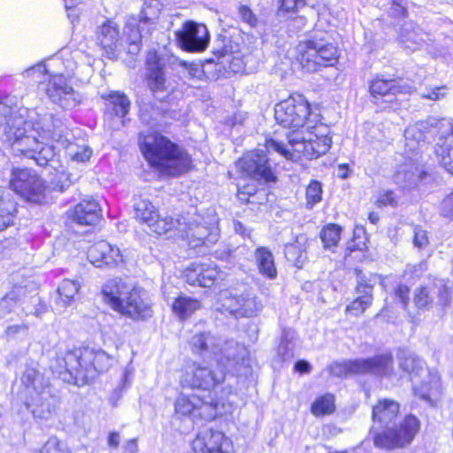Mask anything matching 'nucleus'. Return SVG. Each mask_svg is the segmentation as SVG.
Listing matches in <instances>:
<instances>
[{
	"label": "nucleus",
	"instance_id": "f257e3e1",
	"mask_svg": "<svg viewBox=\"0 0 453 453\" xmlns=\"http://www.w3.org/2000/svg\"><path fill=\"white\" fill-rule=\"evenodd\" d=\"M13 101L10 96L0 99V139L15 155L34 159L41 166L51 165L55 147L39 141V137L59 142L64 132L63 121L43 110L27 112V109H19Z\"/></svg>",
	"mask_w": 453,
	"mask_h": 453
},
{
	"label": "nucleus",
	"instance_id": "f03ea898",
	"mask_svg": "<svg viewBox=\"0 0 453 453\" xmlns=\"http://www.w3.org/2000/svg\"><path fill=\"white\" fill-rule=\"evenodd\" d=\"M400 413V403L391 398H380L372 405L370 434L376 448L393 451L407 449L413 443L421 430V421L412 413L397 421Z\"/></svg>",
	"mask_w": 453,
	"mask_h": 453
},
{
	"label": "nucleus",
	"instance_id": "7ed1b4c3",
	"mask_svg": "<svg viewBox=\"0 0 453 453\" xmlns=\"http://www.w3.org/2000/svg\"><path fill=\"white\" fill-rule=\"evenodd\" d=\"M80 53L63 49L46 64H39L24 71L25 76L40 78L44 76L41 84L50 100L63 109H73L80 103V96L70 85L77 67L76 58Z\"/></svg>",
	"mask_w": 453,
	"mask_h": 453
},
{
	"label": "nucleus",
	"instance_id": "20e7f679",
	"mask_svg": "<svg viewBox=\"0 0 453 453\" xmlns=\"http://www.w3.org/2000/svg\"><path fill=\"white\" fill-rule=\"evenodd\" d=\"M288 143L289 148L283 142L269 137L265 140L264 146L267 152L275 151L288 160L311 161L329 151L333 143L332 131L322 115H313L310 124L302 131V136H288Z\"/></svg>",
	"mask_w": 453,
	"mask_h": 453
},
{
	"label": "nucleus",
	"instance_id": "39448f33",
	"mask_svg": "<svg viewBox=\"0 0 453 453\" xmlns=\"http://www.w3.org/2000/svg\"><path fill=\"white\" fill-rule=\"evenodd\" d=\"M223 342L222 339L211 333L196 334L191 338L189 344L193 353L198 354L203 358L214 359L219 366V372H215L197 362H188L181 378L183 387L204 391H210L212 388L213 394H216V388L226 378L225 357L222 352Z\"/></svg>",
	"mask_w": 453,
	"mask_h": 453
},
{
	"label": "nucleus",
	"instance_id": "423d86ee",
	"mask_svg": "<svg viewBox=\"0 0 453 453\" xmlns=\"http://www.w3.org/2000/svg\"><path fill=\"white\" fill-rule=\"evenodd\" d=\"M342 50L334 35L324 29H314L296 46L295 59L301 70L316 73L339 65Z\"/></svg>",
	"mask_w": 453,
	"mask_h": 453
},
{
	"label": "nucleus",
	"instance_id": "0eeeda50",
	"mask_svg": "<svg viewBox=\"0 0 453 453\" xmlns=\"http://www.w3.org/2000/svg\"><path fill=\"white\" fill-rule=\"evenodd\" d=\"M139 144L148 163L165 174L177 176L191 166L189 155L159 133L141 134Z\"/></svg>",
	"mask_w": 453,
	"mask_h": 453
},
{
	"label": "nucleus",
	"instance_id": "6e6552de",
	"mask_svg": "<svg viewBox=\"0 0 453 453\" xmlns=\"http://www.w3.org/2000/svg\"><path fill=\"white\" fill-rule=\"evenodd\" d=\"M112 358L101 349L84 348L65 353L62 364L66 374L65 380L78 386L88 383L97 373L106 372L111 365Z\"/></svg>",
	"mask_w": 453,
	"mask_h": 453
},
{
	"label": "nucleus",
	"instance_id": "1a4fd4ad",
	"mask_svg": "<svg viewBox=\"0 0 453 453\" xmlns=\"http://www.w3.org/2000/svg\"><path fill=\"white\" fill-rule=\"evenodd\" d=\"M102 294L113 310L133 319L152 316L151 307L141 297L140 290L120 278L107 280L102 287Z\"/></svg>",
	"mask_w": 453,
	"mask_h": 453
},
{
	"label": "nucleus",
	"instance_id": "9d476101",
	"mask_svg": "<svg viewBox=\"0 0 453 453\" xmlns=\"http://www.w3.org/2000/svg\"><path fill=\"white\" fill-rule=\"evenodd\" d=\"M274 119L282 128L288 129V137L310 124L313 115H322L313 110L311 104L300 93L290 94L274 105Z\"/></svg>",
	"mask_w": 453,
	"mask_h": 453
},
{
	"label": "nucleus",
	"instance_id": "9b49d317",
	"mask_svg": "<svg viewBox=\"0 0 453 453\" xmlns=\"http://www.w3.org/2000/svg\"><path fill=\"white\" fill-rule=\"evenodd\" d=\"M394 358L391 354L376 355L365 359H350L336 362L330 367V372L336 377L374 374L387 377L393 374Z\"/></svg>",
	"mask_w": 453,
	"mask_h": 453
},
{
	"label": "nucleus",
	"instance_id": "f8f14e48",
	"mask_svg": "<svg viewBox=\"0 0 453 453\" xmlns=\"http://www.w3.org/2000/svg\"><path fill=\"white\" fill-rule=\"evenodd\" d=\"M414 88L404 83L401 76L387 78L383 74L374 75L369 81L368 92L376 104H386L390 108H399L398 96L411 95Z\"/></svg>",
	"mask_w": 453,
	"mask_h": 453
},
{
	"label": "nucleus",
	"instance_id": "ddd939ff",
	"mask_svg": "<svg viewBox=\"0 0 453 453\" xmlns=\"http://www.w3.org/2000/svg\"><path fill=\"white\" fill-rule=\"evenodd\" d=\"M210 399L211 401L207 402L195 394L181 395L175 403V411L184 416L192 415L194 418L198 416L205 420H212L224 413L225 402L223 399H214L211 395Z\"/></svg>",
	"mask_w": 453,
	"mask_h": 453
},
{
	"label": "nucleus",
	"instance_id": "4468645a",
	"mask_svg": "<svg viewBox=\"0 0 453 453\" xmlns=\"http://www.w3.org/2000/svg\"><path fill=\"white\" fill-rule=\"evenodd\" d=\"M9 186L12 190L28 202L39 203L44 199V181L31 169H12Z\"/></svg>",
	"mask_w": 453,
	"mask_h": 453
},
{
	"label": "nucleus",
	"instance_id": "2eb2a0df",
	"mask_svg": "<svg viewBox=\"0 0 453 453\" xmlns=\"http://www.w3.org/2000/svg\"><path fill=\"white\" fill-rule=\"evenodd\" d=\"M238 171L242 177L262 181L276 182L277 176L269 164L268 158L263 154L248 153L237 161Z\"/></svg>",
	"mask_w": 453,
	"mask_h": 453
},
{
	"label": "nucleus",
	"instance_id": "dca6fc26",
	"mask_svg": "<svg viewBox=\"0 0 453 453\" xmlns=\"http://www.w3.org/2000/svg\"><path fill=\"white\" fill-rule=\"evenodd\" d=\"M174 35L177 44L188 52L203 51L210 41L207 27L192 20L186 21Z\"/></svg>",
	"mask_w": 453,
	"mask_h": 453
},
{
	"label": "nucleus",
	"instance_id": "f3484780",
	"mask_svg": "<svg viewBox=\"0 0 453 453\" xmlns=\"http://www.w3.org/2000/svg\"><path fill=\"white\" fill-rule=\"evenodd\" d=\"M199 216L195 218L181 216L174 221L173 231H177L180 237L187 239L188 246L196 248L200 245L213 242L214 238L211 236L209 228L198 222Z\"/></svg>",
	"mask_w": 453,
	"mask_h": 453
},
{
	"label": "nucleus",
	"instance_id": "a211bd4d",
	"mask_svg": "<svg viewBox=\"0 0 453 453\" xmlns=\"http://www.w3.org/2000/svg\"><path fill=\"white\" fill-rule=\"evenodd\" d=\"M135 218L146 224L150 229L161 235L172 232L174 221L172 218H161L157 208L147 199H142L134 204Z\"/></svg>",
	"mask_w": 453,
	"mask_h": 453
},
{
	"label": "nucleus",
	"instance_id": "6ab92c4d",
	"mask_svg": "<svg viewBox=\"0 0 453 453\" xmlns=\"http://www.w3.org/2000/svg\"><path fill=\"white\" fill-rule=\"evenodd\" d=\"M263 308L264 304L257 295L253 290L247 289L230 297L228 312L236 319H251L257 317Z\"/></svg>",
	"mask_w": 453,
	"mask_h": 453
},
{
	"label": "nucleus",
	"instance_id": "aec40b11",
	"mask_svg": "<svg viewBox=\"0 0 453 453\" xmlns=\"http://www.w3.org/2000/svg\"><path fill=\"white\" fill-rule=\"evenodd\" d=\"M165 60L156 50H150L146 56V80L151 92L156 96L162 92L168 93L170 85L167 82L164 68Z\"/></svg>",
	"mask_w": 453,
	"mask_h": 453
},
{
	"label": "nucleus",
	"instance_id": "412c9836",
	"mask_svg": "<svg viewBox=\"0 0 453 453\" xmlns=\"http://www.w3.org/2000/svg\"><path fill=\"white\" fill-rule=\"evenodd\" d=\"M433 153L438 165L453 176V121L438 133Z\"/></svg>",
	"mask_w": 453,
	"mask_h": 453
},
{
	"label": "nucleus",
	"instance_id": "4be33fe9",
	"mask_svg": "<svg viewBox=\"0 0 453 453\" xmlns=\"http://www.w3.org/2000/svg\"><path fill=\"white\" fill-rule=\"evenodd\" d=\"M354 273L360 278L355 287L356 292L360 295L346 306L345 313L351 317H359L372 304L374 286L369 282L360 268H355Z\"/></svg>",
	"mask_w": 453,
	"mask_h": 453
},
{
	"label": "nucleus",
	"instance_id": "5701e85b",
	"mask_svg": "<svg viewBox=\"0 0 453 453\" xmlns=\"http://www.w3.org/2000/svg\"><path fill=\"white\" fill-rule=\"evenodd\" d=\"M88 258L96 267L116 266L123 262V256L118 247L105 241H99L88 251Z\"/></svg>",
	"mask_w": 453,
	"mask_h": 453
},
{
	"label": "nucleus",
	"instance_id": "b1692460",
	"mask_svg": "<svg viewBox=\"0 0 453 453\" xmlns=\"http://www.w3.org/2000/svg\"><path fill=\"white\" fill-rule=\"evenodd\" d=\"M21 383L26 390V400L38 397L40 395L53 392L51 384L46 376L35 367L27 366L21 376Z\"/></svg>",
	"mask_w": 453,
	"mask_h": 453
},
{
	"label": "nucleus",
	"instance_id": "393cba45",
	"mask_svg": "<svg viewBox=\"0 0 453 453\" xmlns=\"http://www.w3.org/2000/svg\"><path fill=\"white\" fill-rule=\"evenodd\" d=\"M369 237L363 226H356L345 249L344 259L349 263L371 260Z\"/></svg>",
	"mask_w": 453,
	"mask_h": 453
},
{
	"label": "nucleus",
	"instance_id": "a878e982",
	"mask_svg": "<svg viewBox=\"0 0 453 453\" xmlns=\"http://www.w3.org/2000/svg\"><path fill=\"white\" fill-rule=\"evenodd\" d=\"M413 395L428 403L430 405H435L436 401L441 396L443 392L442 380L437 371H429L427 378L419 384L413 386Z\"/></svg>",
	"mask_w": 453,
	"mask_h": 453
},
{
	"label": "nucleus",
	"instance_id": "bb28decb",
	"mask_svg": "<svg viewBox=\"0 0 453 453\" xmlns=\"http://www.w3.org/2000/svg\"><path fill=\"white\" fill-rule=\"evenodd\" d=\"M25 404L35 418L49 420L56 414L59 406V399L53 391L40 395L31 400H26Z\"/></svg>",
	"mask_w": 453,
	"mask_h": 453
},
{
	"label": "nucleus",
	"instance_id": "cd10ccee",
	"mask_svg": "<svg viewBox=\"0 0 453 453\" xmlns=\"http://www.w3.org/2000/svg\"><path fill=\"white\" fill-rule=\"evenodd\" d=\"M225 434L222 432L205 428L198 433L192 442L193 453H224L222 444Z\"/></svg>",
	"mask_w": 453,
	"mask_h": 453
},
{
	"label": "nucleus",
	"instance_id": "c85d7f7f",
	"mask_svg": "<svg viewBox=\"0 0 453 453\" xmlns=\"http://www.w3.org/2000/svg\"><path fill=\"white\" fill-rule=\"evenodd\" d=\"M98 40L109 58L116 56L119 45V30L118 25L112 20H107L100 27Z\"/></svg>",
	"mask_w": 453,
	"mask_h": 453
},
{
	"label": "nucleus",
	"instance_id": "c756f323",
	"mask_svg": "<svg viewBox=\"0 0 453 453\" xmlns=\"http://www.w3.org/2000/svg\"><path fill=\"white\" fill-rule=\"evenodd\" d=\"M101 217V209L94 199H84L73 210V218L80 225H95Z\"/></svg>",
	"mask_w": 453,
	"mask_h": 453
},
{
	"label": "nucleus",
	"instance_id": "7c9ffc66",
	"mask_svg": "<svg viewBox=\"0 0 453 453\" xmlns=\"http://www.w3.org/2000/svg\"><path fill=\"white\" fill-rule=\"evenodd\" d=\"M162 7L159 0H144L139 19L143 30L147 27L146 34H152L157 29Z\"/></svg>",
	"mask_w": 453,
	"mask_h": 453
},
{
	"label": "nucleus",
	"instance_id": "2f4dec72",
	"mask_svg": "<svg viewBox=\"0 0 453 453\" xmlns=\"http://www.w3.org/2000/svg\"><path fill=\"white\" fill-rule=\"evenodd\" d=\"M147 27L142 29L140 25V19L134 16L128 17L126 20L124 35L130 44L129 51L136 53L140 50V44L142 38L150 36L151 34H146Z\"/></svg>",
	"mask_w": 453,
	"mask_h": 453
},
{
	"label": "nucleus",
	"instance_id": "473e14b6",
	"mask_svg": "<svg viewBox=\"0 0 453 453\" xmlns=\"http://www.w3.org/2000/svg\"><path fill=\"white\" fill-rule=\"evenodd\" d=\"M254 256L258 272L264 277L274 280L277 277V268L272 251L265 246L255 249Z\"/></svg>",
	"mask_w": 453,
	"mask_h": 453
},
{
	"label": "nucleus",
	"instance_id": "72a5a7b5",
	"mask_svg": "<svg viewBox=\"0 0 453 453\" xmlns=\"http://www.w3.org/2000/svg\"><path fill=\"white\" fill-rule=\"evenodd\" d=\"M335 411V396L332 393L318 395L310 406L311 413L316 418L333 415Z\"/></svg>",
	"mask_w": 453,
	"mask_h": 453
},
{
	"label": "nucleus",
	"instance_id": "f704fd0d",
	"mask_svg": "<svg viewBox=\"0 0 453 453\" xmlns=\"http://www.w3.org/2000/svg\"><path fill=\"white\" fill-rule=\"evenodd\" d=\"M342 227L336 223H328L322 226L319 238L323 248L334 251L342 238Z\"/></svg>",
	"mask_w": 453,
	"mask_h": 453
},
{
	"label": "nucleus",
	"instance_id": "c9c22d12",
	"mask_svg": "<svg viewBox=\"0 0 453 453\" xmlns=\"http://www.w3.org/2000/svg\"><path fill=\"white\" fill-rule=\"evenodd\" d=\"M172 308L174 314L180 319H185L201 308V303L196 298L180 296L173 303Z\"/></svg>",
	"mask_w": 453,
	"mask_h": 453
},
{
	"label": "nucleus",
	"instance_id": "e433bc0d",
	"mask_svg": "<svg viewBox=\"0 0 453 453\" xmlns=\"http://www.w3.org/2000/svg\"><path fill=\"white\" fill-rule=\"evenodd\" d=\"M102 97L109 102L108 107H111L117 117H125L130 109V101L127 96L119 91H111Z\"/></svg>",
	"mask_w": 453,
	"mask_h": 453
},
{
	"label": "nucleus",
	"instance_id": "4c0bfd02",
	"mask_svg": "<svg viewBox=\"0 0 453 453\" xmlns=\"http://www.w3.org/2000/svg\"><path fill=\"white\" fill-rule=\"evenodd\" d=\"M399 368L411 380L419 376L423 370L421 360L411 354H403L399 359Z\"/></svg>",
	"mask_w": 453,
	"mask_h": 453
},
{
	"label": "nucleus",
	"instance_id": "58836bf2",
	"mask_svg": "<svg viewBox=\"0 0 453 453\" xmlns=\"http://www.w3.org/2000/svg\"><path fill=\"white\" fill-rule=\"evenodd\" d=\"M323 199V186L318 180H311L305 188V208L312 209Z\"/></svg>",
	"mask_w": 453,
	"mask_h": 453
},
{
	"label": "nucleus",
	"instance_id": "ea45409f",
	"mask_svg": "<svg viewBox=\"0 0 453 453\" xmlns=\"http://www.w3.org/2000/svg\"><path fill=\"white\" fill-rule=\"evenodd\" d=\"M413 304L418 311H427L432 308L434 300L426 285H420L413 293Z\"/></svg>",
	"mask_w": 453,
	"mask_h": 453
},
{
	"label": "nucleus",
	"instance_id": "a19ab883",
	"mask_svg": "<svg viewBox=\"0 0 453 453\" xmlns=\"http://www.w3.org/2000/svg\"><path fill=\"white\" fill-rule=\"evenodd\" d=\"M279 15L296 14L306 6L311 0H273Z\"/></svg>",
	"mask_w": 453,
	"mask_h": 453
},
{
	"label": "nucleus",
	"instance_id": "79ce46f5",
	"mask_svg": "<svg viewBox=\"0 0 453 453\" xmlns=\"http://www.w3.org/2000/svg\"><path fill=\"white\" fill-rule=\"evenodd\" d=\"M16 204L3 198V190L0 188V230H4L12 223Z\"/></svg>",
	"mask_w": 453,
	"mask_h": 453
},
{
	"label": "nucleus",
	"instance_id": "37998d69",
	"mask_svg": "<svg viewBox=\"0 0 453 453\" xmlns=\"http://www.w3.org/2000/svg\"><path fill=\"white\" fill-rule=\"evenodd\" d=\"M81 288V282L77 280H64L58 288L60 299L65 304L70 303L77 295Z\"/></svg>",
	"mask_w": 453,
	"mask_h": 453
},
{
	"label": "nucleus",
	"instance_id": "c03bdc74",
	"mask_svg": "<svg viewBox=\"0 0 453 453\" xmlns=\"http://www.w3.org/2000/svg\"><path fill=\"white\" fill-rule=\"evenodd\" d=\"M65 153L73 161L84 163L89 160L92 150L87 145L69 142L65 147Z\"/></svg>",
	"mask_w": 453,
	"mask_h": 453
},
{
	"label": "nucleus",
	"instance_id": "a18cd8bd",
	"mask_svg": "<svg viewBox=\"0 0 453 453\" xmlns=\"http://www.w3.org/2000/svg\"><path fill=\"white\" fill-rule=\"evenodd\" d=\"M411 288L405 283H398L392 291L395 303H399L404 311H409Z\"/></svg>",
	"mask_w": 453,
	"mask_h": 453
},
{
	"label": "nucleus",
	"instance_id": "49530a36",
	"mask_svg": "<svg viewBox=\"0 0 453 453\" xmlns=\"http://www.w3.org/2000/svg\"><path fill=\"white\" fill-rule=\"evenodd\" d=\"M258 192V188L250 183L243 184L238 188L237 197L244 203H262L261 201L255 200V196Z\"/></svg>",
	"mask_w": 453,
	"mask_h": 453
},
{
	"label": "nucleus",
	"instance_id": "de8ad7c7",
	"mask_svg": "<svg viewBox=\"0 0 453 453\" xmlns=\"http://www.w3.org/2000/svg\"><path fill=\"white\" fill-rule=\"evenodd\" d=\"M72 183L73 180H71V174L65 171L58 172L50 180L51 188L59 192H63L67 189Z\"/></svg>",
	"mask_w": 453,
	"mask_h": 453
},
{
	"label": "nucleus",
	"instance_id": "09e8293b",
	"mask_svg": "<svg viewBox=\"0 0 453 453\" xmlns=\"http://www.w3.org/2000/svg\"><path fill=\"white\" fill-rule=\"evenodd\" d=\"M398 204L397 196L394 190L388 189L380 192L374 201V205L382 209L384 207H396Z\"/></svg>",
	"mask_w": 453,
	"mask_h": 453
},
{
	"label": "nucleus",
	"instance_id": "8fccbe9b",
	"mask_svg": "<svg viewBox=\"0 0 453 453\" xmlns=\"http://www.w3.org/2000/svg\"><path fill=\"white\" fill-rule=\"evenodd\" d=\"M203 270L201 274L200 287L211 288L219 277V271L211 264H203Z\"/></svg>",
	"mask_w": 453,
	"mask_h": 453
},
{
	"label": "nucleus",
	"instance_id": "3c124183",
	"mask_svg": "<svg viewBox=\"0 0 453 453\" xmlns=\"http://www.w3.org/2000/svg\"><path fill=\"white\" fill-rule=\"evenodd\" d=\"M203 266L201 263H192L185 271L186 280L189 285L200 286Z\"/></svg>",
	"mask_w": 453,
	"mask_h": 453
},
{
	"label": "nucleus",
	"instance_id": "603ef678",
	"mask_svg": "<svg viewBox=\"0 0 453 453\" xmlns=\"http://www.w3.org/2000/svg\"><path fill=\"white\" fill-rule=\"evenodd\" d=\"M412 242L414 246L419 250L426 248L429 244L427 231L421 226H415Z\"/></svg>",
	"mask_w": 453,
	"mask_h": 453
},
{
	"label": "nucleus",
	"instance_id": "864d4df0",
	"mask_svg": "<svg viewBox=\"0 0 453 453\" xmlns=\"http://www.w3.org/2000/svg\"><path fill=\"white\" fill-rule=\"evenodd\" d=\"M440 213L443 218L453 220V189L443 198Z\"/></svg>",
	"mask_w": 453,
	"mask_h": 453
},
{
	"label": "nucleus",
	"instance_id": "5fc2aeb1",
	"mask_svg": "<svg viewBox=\"0 0 453 453\" xmlns=\"http://www.w3.org/2000/svg\"><path fill=\"white\" fill-rule=\"evenodd\" d=\"M238 12L242 20L250 27H255L257 24V18L250 6L245 4L240 5L238 7Z\"/></svg>",
	"mask_w": 453,
	"mask_h": 453
},
{
	"label": "nucleus",
	"instance_id": "6e6d98bb",
	"mask_svg": "<svg viewBox=\"0 0 453 453\" xmlns=\"http://www.w3.org/2000/svg\"><path fill=\"white\" fill-rule=\"evenodd\" d=\"M447 90L448 87L446 85L438 86L429 92L422 94L421 98L430 101H438L445 97Z\"/></svg>",
	"mask_w": 453,
	"mask_h": 453
},
{
	"label": "nucleus",
	"instance_id": "4d7b16f0",
	"mask_svg": "<svg viewBox=\"0 0 453 453\" xmlns=\"http://www.w3.org/2000/svg\"><path fill=\"white\" fill-rule=\"evenodd\" d=\"M36 453H70L66 449L59 448V441L56 437H50L42 449Z\"/></svg>",
	"mask_w": 453,
	"mask_h": 453
},
{
	"label": "nucleus",
	"instance_id": "13d9d810",
	"mask_svg": "<svg viewBox=\"0 0 453 453\" xmlns=\"http://www.w3.org/2000/svg\"><path fill=\"white\" fill-rule=\"evenodd\" d=\"M392 17L395 19H405L409 15L408 9L398 0H392L390 3Z\"/></svg>",
	"mask_w": 453,
	"mask_h": 453
},
{
	"label": "nucleus",
	"instance_id": "bf43d9fd",
	"mask_svg": "<svg viewBox=\"0 0 453 453\" xmlns=\"http://www.w3.org/2000/svg\"><path fill=\"white\" fill-rule=\"evenodd\" d=\"M180 65L185 67L188 75L190 78H200L203 76V70L197 64L180 61Z\"/></svg>",
	"mask_w": 453,
	"mask_h": 453
},
{
	"label": "nucleus",
	"instance_id": "052dcab7",
	"mask_svg": "<svg viewBox=\"0 0 453 453\" xmlns=\"http://www.w3.org/2000/svg\"><path fill=\"white\" fill-rule=\"evenodd\" d=\"M228 67L231 69V72L243 73L245 71V62L242 58H236L232 56L230 59H228Z\"/></svg>",
	"mask_w": 453,
	"mask_h": 453
},
{
	"label": "nucleus",
	"instance_id": "680f3d73",
	"mask_svg": "<svg viewBox=\"0 0 453 453\" xmlns=\"http://www.w3.org/2000/svg\"><path fill=\"white\" fill-rule=\"evenodd\" d=\"M301 246L297 243H288L285 245V256L293 262H297L294 257L296 254L301 253Z\"/></svg>",
	"mask_w": 453,
	"mask_h": 453
},
{
	"label": "nucleus",
	"instance_id": "e2e57ef3",
	"mask_svg": "<svg viewBox=\"0 0 453 453\" xmlns=\"http://www.w3.org/2000/svg\"><path fill=\"white\" fill-rule=\"evenodd\" d=\"M294 371L299 374H307L311 372V365L308 361L299 359L294 365Z\"/></svg>",
	"mask_w": 453,
	"mask_h": 453
},
{
	"label": "nucleus",
	"instance_id": "0e129e2a",
	"mask_svg": "<svg viewBox=\"0 0 453 453\" xmlns=\"http://www.w3.org/2000/svg\"><path fill=\"white\" fill-rule=\"evenodd\" d=\"M438 295L442 305L445 306L450 303V292L446 285L441 288Z\"/></svg>",
	"mask_w": 453,
	"mask_h": 453
},
{
	"label": "nucleus",
	"instance_id": "69168bd1",
	"mask_svg": "<svg viewBox=\"0 0 453 453\" xmlns=\"http://www.w3.org/2000/svg\"><path fill=\"white\" fill-rule=\"evenodd\" d=\"M27 326H25V325H14V326H10L6 328V334L8 336H13L15 335L16 334L19 333L20 331H27Z\"/></svg>",
	"mask_w": 453,
	"mask_h": 453
},
{
	"label": "nucleus",
	"instance_id": "338daca9",
	"mask_svg": "<svg viewBox=\"0 0 453 453\" xmlns=\"http://www.w3.org/2000/svg\"><path fill=\"white\" fill-rule=\"evenodd\" d=\"M119 444V434L116 432H111L108 437V445L111 448H118Z\"/></svg>",
	"mask_w": 453,
	"mask_h": 453
},
{
	"label": "nucleus",
	"instance_id": "774afa93",
	"mask_svg": "<svg viewBox=\"0 0 453 453\" xmlns=\"http://www.w3.org/2000/svg\"><path fill=\"white\" fill-rule=\"evenodd\" d=\"M234 230L237 234L242 236H249V230L239 221H235L234 224Z\"/></svg>",
	"mask_w": 453,
	"mask_h": 453
}]
</instances>
